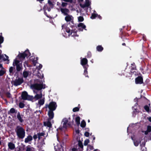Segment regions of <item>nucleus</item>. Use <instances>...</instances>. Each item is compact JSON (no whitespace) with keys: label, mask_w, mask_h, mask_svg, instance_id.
<instances>
[{"label":"nucleus","mask_w":151,"mask_h":151,"mask_svg":"<svg viewBox=\"0 0 151 151\" xmlns=\"http://www.w3.org/2000/svg\"><path fill=\"white\" fill-rule=\"evenodd\" d=\"M16 132L17 135L19 138L23 139L24 137L25 132L23 127L19 126H17L16 128Z\"/></svg>","instance_id":"nucleus-1"},{"label":"nucleus","mask_w":151,"mask_h":151,"mask_svg":"<svg viewBox=\"0 0 151 151\" xmlns=\"http://www.w3.org/2000/svg\"><path fill=\"white\" fill-rule=\"evenodd\" d=\"M31 87L33 89L39 91L45 88V85L42 83H35L31 85Z\"/></svg>","instance_id":"nucleus-2"},{"label":"nucleus","mask_w":151,"mask_h":151,"mask_svg":"<svg viewBox=\"0 0 151 151\" xmlns=\"http://www.w3.org/2000/svg\"><path fill=\"white\" fill-rule=\"evenodd\" d=\"M13 65L14 66H16V70L17 72H20L22 69L23 67L22 63H20L19 60L16 59L14 60Z\"/></svg>","instance_id":"nucleus-3"},{"label":"nucleus","mask_w":151,"mask_h":151,"mask_svg":"<svg viewBox=\"0 0 151 151\" xmlns=\"http://www.w3.org/2000/svg\"><path fill=\"white\" fill-rule=\"evenodd\" d=\"M57 106L56 102L54 101H52L49 104H46L45 105V108H48L49 110L55 111Z\"/></svg>","instance_id":"nucleus-4"},{"label":"nucleus","mask_w":151,"mask_h":151,"mask_svg":"<svg viewBox=\"0 0 151 151\" xmlns=\"http://www.w3.org/2000/svg\"><path fill=\"white\" fill-rule=\"evenodd\" d=\"M24 82V80L22 78H18L15 80L12 81V83L15 86H17L21 85Z\"/></svg>","instance_id":"nucleus-5"},{"label":"nucleus","mask_w":151,"mask_h":151,"mask_svg":"<svg viewBox=\"0 0 151 151\" xmlns=\"http://www.w3.org/2000/svg\"><path fill=\"white\" fill-rule=\"evenodd\" d=\"M88 60L86 58H83L81 60V64L84 67H88L89 65L88 64Z\"/></svg>","instance_id":"nucleus-6"},{"label":"nucleus","mask_w":151,"mask_h":151,"mask_svg":"<svg viewBox=\"0 0 151 151\" xmlns=\"http://www.w3.org/2000/svg\"><path fill=\"white\" fill-rule=\"evenodd\" d=\"M135 83L136 84H141L143 83V79L141 76H138L135 79Z\"/></svg>","instance_id":"nucleus-7"},{"label":"nucleus","mask_w":151,"mask_h":151,"mask_svg":"<svg viewBox=\"0 0 151 151\" xmlns=\"http://www.w3.org/2000/svg\"><path fill=\"white\" fill-rule=\"evenodd\" d=\"M66 16L65 17V20L67 22L71 21V22L72 23H73V16L72 15H70L69 14Z\"/></svg>","instance_id":"nucleus-8"},{"label":"nucleus","mask_w":151,"mask_h":151,"mask_svg":"<svg viewBox=\"0 0 151 151\" xmlns=\"http://www.w3.org/2000/svg\"><path fill=\"white\" fill-rule=\"evenodd\" d=\"M60 10L62 13L64 15L66 16L68 15L70 13L69 10L67 8H61L60 9Z\"/></svg>","instance_id":"nucleus-9"},{"label":"nucleus","mask_w":151,"mask_h":151,"mask_svg":"<svg viewBox=\"0 0 151 151\" xmlns=\"http://www.w3.org/2000/svg\"><path fill=\"white\" fill-rule=\"evenodd\" d=\"M53 110H49L48 112V119L51 120L53 119L54 116V113Z\"/></svg>","instance_id":"nucleus-10"},{"label":"nucleus","mask_w":151,"mask_h":151,"mask_svg":"<svg viewBox=\"0 0 151 151\" xmlns=\"http://www.w3.org/2000/svg\"><path fill=\"white\" fill-rule=\"evenodd\" d=\"M78 30L80 31H82L84 29L86 30V26L83 23H79L78 24Z\"/></svg>","instance_id":"nucleus-11"},{"label":"nucleus","mask_w":151,"mask_h":151,"mask_svg":"<svg viewBox=\"0 0 151 151\" xmlns=\"http://www.w3.org/2000/svg\"><path fill=\"white\" fill-rule=\"evenodd\" d=\"M50 119H47V121L44 122V125L45 126H47L49 128H51L52 127V124L51 122Z\"/></svg>","instance_id":"nucleus-12"},{"label":"nucleus","mask_w":151,"mask_h":151,"mask_svg":"<svg viewBox=\"0 0 151 151\" xmlns=\"http://www.w3.org/2000/svg\"><path fill=\"white\" fill-rule=\"evenodd\" d=\"M28 95V93L26 91H24L22 92L21 96L22 99L23 100H27Z\"/></svg>","instance_id":"nucleus-13"},{"label":"nucleus","mask_w":151,"mask_h":151,"mask_svg":"<svg viewBox=\"0 0 151 151\" xmlns=\"http://www.w3.org/2000/svg\"><path fill=\"white\" fill-rule=\"evenodd\" d=\"M33 139V137L32 136L30 135H28L27 138H26L24 140V142L25 143H27L29 142L32 140Z\"/></svg>","instance_id":"nucleus-14"},{"label":"nucleus","mask_w":151,"mask_h":151,"mask_svg":"<svg viewBox=\"0 0 151 151\" xmlns=\"http://www.w3.org/2000/svg\"><path fill=\"white\" fill-rule=\"evenodd\" d=\"M63 122H64L63 125V127L65 128H66L67 126V124L68 122V120L67 118H65L63 120Z\"/></svg>","instance_id":"nucleus-15"},{"label":"nucleus","mask_w":151,"mask_h":151,"mask_svg":"<svg viewBox=\"0 0 151 151\" xmlns=\"http://www.w3.org/2000/svg\"><path fill=\"white\" fill-rule=\"evenodd\" d=\"M8 146L9 148L11 150L14 149L15 147L14 144L12 142H10L8 143Z\"/></svg>","instance_id":"nucleus-16"},{"label":"nucleus","mask_w":151,"mask_h":151,"mask_svg":"<svg viewBox=\"0 0 151 151\" xmlns=\"http://www.w3.org/2000/svg\"><path fill=\"white\" fill-rule=\"evenodd\" d=\"M17 117L21 123H22L23 122L24 120L22 119L20 113L19 112H18L17 113Z\"/></svg>","instance_id":"nucleus-17"},{"label":"nucleus","mask_w":151,"mask_h":151,"mask_svg":"<svg viewBox=\"0 0 151 151\" xmlns=\"http://www.w3.org/2000/svg\"><path fill=\"white\" fill-rule=\"evenodd\" d=\"M17 110H15V109L13 108H11L9 111L8 112V113L9 114H10L16 113H17Z\"/></svg>","instance_id":"nucleus-18"},{"label":"nucleus","mask_w":151,"mask_h":151,"mask_svg":"<svg viewBox=\"0 0 151 151\" xmlns=\"http://www.w3.org/2000/svg\"><path fill=\"white\" fill-rule=\"evenodd\" d=\"M42 97V95L41 92L40 94H37L34 97V99H35L36 100H37L40 98Z\"/></svg>","instance_id":"nucleus-19"},{"label":"nucleus","mask_w":151,"mask_h":151,"mask_svg":"<svg viewBox=\"0 0 151 151\" xmlns=\"http://www.w3.org/2000/svg\"><path fill=\"white\" fill-rule=\"evenodd\" d=\"M26 54L24 52L23 53L19 54L18 55V56L20 59H24L26 57Z\"/></svg>","instance_id":"nucleus-20"},{"label":"nucleus","mask_w":151,"mask_h":151,"mask_svg":"<svg viewBox=\"0 0 151 151\" xmlns=\"http://www.w3.org/2000/svg\"><path fill=\"white\" fill-rule=\"evenodd\" d=\"M70 35L72 37H78V35H77L76 31H75L73 30H72L71 31Z\"/></svg>","instance_id":"nucleus-21"},{"label":"nucleus","mask_w":151,"mask_h":151,"mask_svg":"<svg viewBox=\"0 0 151 151\" xmlns=\"http://www.w3.org/2000/svg\"><path fill=\"white\" fill-rule=\"evenodd\" d=\"M129 36L128 34L126 32H122V33H121V37L122 38V39L123 40V41H124V39L123 38V37H127L128 36Z\"/></svg>","instance_id":"nucleus-22"},{"label":"nucleus","mask_w":151,"mask_h":151,"mask_svg":"<svg viewBox=\"0 0 151 151\" xmlns=\"http://www.w3.org/2000/svg\"><path fill=\"white\" fill-rule=\"evenodd\" d=\"M88 67H84L83 68L84 69L83 74L86 77H87L88 78V71L87 69Z\"/></svg>","instance_id":"nucleus-23"},{"label":"nucleus","mask_w":151,"mask_h":151,"mask_svg":"<svg viewBox=\"0 0 151 151\" xmlns=\"http://www.w3.org/2000/svg\"><path fill=\"white\" fill-rule=\"evenodd\" d=\"M76 122L78 126L80 124V117L79 116H78L76 118Z\"/></svg>","instance_id":"nucleus-24"},{"label":"nucleus","mask_w":151,"mask_h":151,"mask_svg":"<svg viewBox=\"0 0 151 151\" xmlns=\"http://www.w3.org/2000/svg\"><path fill=\"white\" fill-rule=\"evenodd\" d=\"M103 48L101 45H98L96 47L97 50L101 52L103 50Z\"/></svg>","instance_id":"nucleus-25"},{"label":"nucleus","mask_w":151,"mask_h":151,"mask_svg":"<svg viewBox=\"0 0 151 151\" xmlns=\"http://www.w3.org/2000/svg\"><path fill=\"white\" fill-rule=\"evenodd\" d=\"M24 53L26 55V57L27 58L29 57L31 55V54L28 49H27L26 50Z\"/></svg>","instance_id":"nucleus-26"},{"label":"nucleus","mask_w":151,"mask_h":151,"mask_svg":"<svg viewBox=\"0 0 151 151\" xmlns=\"http://www.w3.org/2000/svg\"><path fill=\"white\" fill-rule=\"evenodd\" d=\"M131 69L132 70H136V66L135 64L134 63H133L131 64Z\"/></svg>","instance_id":"nucleus-27"},{"label":"nucleus","mask_w":151,"mask_h":151,"mask_svg":"<svg viewBox=\"0 0 151 151\" xmlns=\"http://www.w3.org/2000/svg\"><path fill=\"white\" fill-rule=\"evenodd\" d=\"M86 126V122L85 121L83 120L81 122V126L82 128H84Z\"/></svg>","instance_id":"nucleus-28"},{"label":"nucleus","mask_w":151,"mask_h":151,"mask_svg":"<svg viewBox=\"0 0 151 151\" xmlns=\"http://www.w3.org/2000/svg\"><path fill=\"white\" fill-rule=\"evenodd\" d=\"M29 75V73L27 71H24L23 72V77L25 78H27Z\"/></svg>","instance_id":"nucleus-29"},{"label":"nucleus","mask_w":151,"mask_h":151,"mask_svg":"<svg viewBox=\"0 0 151 151\" xmlns=\"http://www.w3.org/2000/svg\"><path fill=\"white\" fill-rule=\"evenodd\" d=\"M27 100L29 101H32L34 99V97L32 96H30L29 95L27 97Z\"/></svg>","instance_id":"nucleus-30"},{"label":"nucleus","mask_w":151,"mask_h":151,"mask_svg":"<svg viewBox=\"0 0 151 151\" xmlns=\"http://www.w3.org/2000/svg\"><path fill=\"white\" fill-rule=\"evenodd\" d=\"M97 15H98L97 14L93 13L92 14L90 18L92 19H95L96 17H97Z\"/></svg>","instance_id":"nucleus-31"},{"label":"nucleus","mask_w":151,"mask_h":151,"mask_svg":"<svg viewBox=\"0 0 151 151\" xmlns=\"http://www.w3.org/2000/svg\"><path fill=\"white\" fill-rule=\"evenodd\" d=\"M44 100L43 99H40L38 103L40 105H43L44 103Z\"/></svg>","instance_id":"nucleus-32"},{"label":"nucleus","mask_w":151,"mask_h":151,"mask_svg":"<svg viewBox=\"0 0 151 151\" xmlns=\"http://www.w3.org/2000/svg\"><path fill=\"white\" fill-rule=\"evenodd\" d=\"M15 69V68L13 67H11L9 69V72L10 73L13 74V70Z\"/></svg>","instance_id":"nucleus-33"},{"label":"nucleus","mask_w":151,"mask_h":151,"mask_svg":"<svg viewBox=\"0 0 151 151\" xmlns=\"http://www.w3.org/2000/svg\"><path fill=\"white\" fill-rule=\"evenodd\" d=\"M144 107L146 111L149 112L150 111V108L147 105H145Z\"/></svg>","instance_id":"nucleus-34"},{"label":"nucleus","mask_w":151,"mask_h":151,"mask_svg":"<svg viewBox=\"0 0 151 151\" xmlns=\"http://www.w3.org/2000/svg\"><path fill=\"white\" fill-rule=\"evenodd\" d=\"M48 3L51 8H52L53 7V4L50 0H48Z\"/></svg>","instance_id":"nucleus-35"},{"label":"nucleus","mask_w":151,"mask_h":151,"mask_svg":"<svg viewBox=\"0 0 151 151\" xmlns=\"http://www.w3.org/2000/svg\"><path fill=\"white\" fill-rule=\"evenodd\" d=\"M78 145L81 148H83V145L82 142L79 140L78 141Z\"/></svg>","instance_id":"nucleus-36"},{"label":"nucleus","mask_w":151,"mask_h":151,"mask_svg":"<svg viewBox=\"0 0 151 151\" xmlns=\"http://www.w3.org/2000/svg\"><path fill=\"white\" fill-rule=\"evenodd\" d=\"M4 41V37L0 35V48L1 46V44Z\"/></svg>","instance_id":"nucleus-37"},{"label":"nucleus","mask_w":151,"mask_h":151,"mask_svg":"<svg viewBox=\"0 0 151 151\" xmlns=\"http://www.w3.org/2000/svg\"><path fill=\"white\" fill-rule=\"evenodd\" d=\"M24 104L22 102H20L19 104V106L20 108H23L24 106Z\"/></svg>","instance_id":"nucleus-38"},{"label":"nucleus","mask_w":151,"mask_h":151,"mask_svg":"<svg viewBox=\"0 0 151 151\" xmlns=\"http://www.w3.org/2000/svg\"><path fill=\"white\" fill-rule=\"evenodd\" d=\"M89 142V140L88 139H86L84 141V146H86Z\"/></svg>","instance_id":"nucleus-39"},{"label":"nucleus","mask_w":151,"mask_h":151,"mask_svg":"<svg viewBox=\"0 0 151 151\" xmlns=\"http://www.w3.org/2000/svg\"><path fill=\"white\" fill-rule=\"evenodd\" d=\"M78 21L79 22H83L84 20V18L82 16H79L78 18Z\"/></svg>","instance_id":"nucleus-40"},{"label":"nucleus","mask_w":151,"mask_h":151,"mask_svg":"<svg viewBox=\"0 0 151 151\" xmlns=\"http://www.w3.org/2000/svg\"><path fill=\"white\" fill-rule=\"evenodd\" d=\"M79 110V108L78 107H76L73 108V112H76L78 111Z\"/></svg>","instance_id":"nucleus-41"},{"label":"nucleus","mask_w":151,"mask_h":151,"mask_svg":"<svg viewBox=\"0 0 151 151\" xmlns=\"http://www.w3.org/2000/svg\"><path fill=\"white\" fill-rule=\"evenodd\" d=\"M147 71H151V65L148 64L147 66Z\"/></svg>","instance_id":"nucleus-42"},{"label":"nucleus","mask_w":151,"mask_h":151,"mask_svg":"<svg viewBox=\"0 0 151 151\" xmlns=\"http://www.w3.org/2000/svg\"><path fill=\"white\" fill-rule=\"evenodd\" d=\"M91 53L90 52H88L87 53V55L86 56V57L87 58H90L91 57Z\"/></svg>","instance_id":"nucleus-43"},{"label":"nucleus","mask_w":151,"mask_h":151,"mask_svg":"<svg viewBox=\"0 0 151 151\" xmlns=\"http://www.w3.org/2000/svg\"><path fill=\"white\" fill-rule=\"evenodd\" d=\"M67 3L66 2H63L61 4V6L63 7H66L67 6Z\"/></svg>","instance_id":"nucleus-44"},{"label":"nucleus","mask_w":151,"mask_h":151,"mask_svg":"<svg viewBox=\"0 0 151 151\" xmlns=\"http://www.w3.org/2000/svg\"><path fill=\"white\" fill-rule=\"evenodd\" d=\"M147 132H151V126H148L147 127Z\"/></svg>","instance_id":"nucleus-45"},{"label":"nucleus","mask_w":151,"mask_h":151,"mask_svg":"<svg viewBox=\"0 0 151 151\" xmlns=\"http://www.w3.org/2000/svg\"><path fill=\"white\" fill-rule=\"evenodd\" d=\"M5 73V72L3 70H0V76H2L4 75Z\"/></svg>","instance_id":"nucleus-46"},{"label":"nucleus","mask_w":151,"mask_h":151,"mask_svg":"<svg viewBox=\"0 0 151 151\" xmlns=\"http://www.w3.org/2000/svg\"><path fill=\"white\" fill-rule=\"evenodd\" d=\"M6 96L9 98L11 97V95L10 93L9 92H7L6 93Z\"/></svg>","instance_id":"nucleus-47"},{"label":"nucleus","mask_w":151,"mask_h":151,"mask_svg":"<svg viewBox=\"0 0 151 151\" xmlns=\"http://www.w3.org/2000/svg\"><path fill=\"white\" fill-rule=\"evenodd\" d=\"M134 145L136 146H137L139 145V143L137 141H134Z\"/></svg>","instance_id":"nucleus-48"},{"label":"nucleus","mask_w":151,"mask_h":151,"mask_svg":"<svg viewBox=\"0 0 151 151\" xmlns=\"http://www.w3.org/2000/svg\"><path fill=\"white\" fill-rule=\"evenodd\" d=\"M65 31L69 33V35H70V29H69V28L66 27L65 28Z\"/></svg>","instance_id":"nucleus-49"},{"label":"nucleus","mask_w":151,"mask_h":151,"mask_svg":"<svg viewBox=\"0 0 151 151\" xmlns=\"http://www.w3.org/2000/svg\"><path fill=\"white\" fill-rule=\"evenodd\" d=\"M89 135V133L87 131L86 132L84 133V135L86 137H88Z\"/></svg>","instance_id":"nucleus-50"},{"label":"nucleus","mask_w":151,"mask_h":151,"mask_svg":"<svg viewBox=\"0 0 151 151\" xmlns=\"http://www.w3.org/2000/svg\"><path fill=\"white\" fill-rule=\"evenodd\" d=\"M85 4L86 7H88L90 5V3L88 1H86Z\"/></svg>","instance_id":"nucleus-51"},{"label":"nucleus","mask_w":151,"mask_h":151,"mask_svg":"<svg viewBox=\"0 0 151 151\" xmlns=\"http://www.w3.org/2000/svg\"><path fill=\"white\" fill-rule=\"evenodd\" d=\"M73 120L72 122H69L67 123V124L68 126H70L73 125Z\"/></svg>","instance_id":"nucleus-52"},{"label":"nucleus","mask_w":151,"mask_h":151,"mask_svg":"<svg viewBox=\"0 0 151 151\" xmlns=\"http://www.w3.org/2000/svg\"><path fill=\"white\" fill-rule=\"evenodd\" d=\"M48 6H47V4H46L43 7V9L44 10H46V9L48 8Z\"/></svg>","instance_id":"nucleus-53"},{"label":"nucleus","mask_w":151,"mask_h":151,"mask_svg":"<svg viewBox=\"0 0 151 151\" xmlns=\"http://www.w3.org/2000/svg\"><path fill=\"white\" fill-rule=\"evenodd\" d=\"M80 6L82 8H84L86 7L85 4H80Z\"/></svg>","instance_id":"nucleus-54"},{"label":"nucleus","mask_w":151,"mask_h":151,"mask_svg":"<svg viewBox=\"0 0 151 151\" xmlns=\"http://www.w3.org/2000/svg\"><path fill=\"white\" fill-rule=\"evenodd\" d=\"M6 58H4L3 59L4 61H6V60H8L9 61V60H8V58H9V57L8 56H7V55H5Z\"/></svg>","instance_id":"nucleus-55"},{"label":"nucleus","mask_w":151,"mask_h":151,"mask_svg":"<svg viewBox=\"0 0 151 151\" xmlns=\"http://www.w3.org/2000/svg\"><path fill=\"white\" fill-rule=\"evenodd\" d=\"M39 135V136H44L45 135V133L43 132H41V133H38V134Z\"/></svg>","instance_id":"nucleus-56"},{"label":"nucleus","mask_w":151,"mask_h":151,"mask_svg":"<svg viewBox=\"0 0 151 151\" xmlns=\"http://www.w3.org/2000/svg\"><path fill=\"white\" fill-rule=\"evenodd\" d=\"M46 10H44V14H45V15L47 17L49 18V16L48 15L47 13L45 11Z\"/></svg>","instance_id":"nucleus-57"},{"label":"nucleus","mask_w":151,"mask_h":151,"mask_svg":"<svg viewBox=\"0 0 151 151\" xmlns=\"http://www.w3.org/2000/svg\"><path fill=\"white\" fill-rule=\"evenodd\" d=\"M42 66L41 64H40L38 67H37V69L38 70H40L42 67Z\"/></svg>","instance_id":"nucleus-58"},{"label":"nucleus","mask_w":151,"mask_h":151,"mask_svg":"<svg viewBox=\"0 0 151 151\" xmlns=\"http://www.w3.org/2000/svg\"><path fill=\"white\" fill-rule=\"evenodd\" d=\"M64 1L66 2H72V0H63Z\"/></svg>","instance_id":"nucleus-59"},{"label":"nucleus","mask_w":151,"mask_h":151,"mask_svg":"<svg viewBox=\"0 0 151 151\" xmlns=\"http://www.w3.org/2000/svg\"><path fill=\"white\" fill-rule=\"evenodd\" d=\"M37 136L35 134L33 136V138L34 139H36L37 138Z\"/></svg>","instance_id":"nucleus-60"},{"label":"nucleus","mask_w":151,"mask_h":151,"mask_svg":"<svg viewBox=\"0 0 151 151\" xmlns=\"http://www.w3.org/2000/svg\"><path fill=\"white\" fill-rule=\"evenodd\" d=\"M72 151H77V150L76 148H75V147H73L72 149Z\"/></svg>","instance_id":"nucleus-61"},{"label":"nucleus","mask_w":151,"mask_h":151,"mask_svg":"<svg viewBox=\"0 0 151 151\" xmlns=\"http://www.w3.org/2000/svg\"><path fill=\"white\" fill-rule=\"evenodd\" d=\"M4 57L3 55H1V52H0V59H1Z\"/></svg>","instance_id":"nucleus-62"},{"label":"nucleus","mask_w":151,"mask_h":151,"mask_svg":"<svg viewBox=\"0 0 151 151\" xmlns=\"http://www.w3.org/2000/svg\"><path fill=\"white\" fill-rule=\"evenodd\" d=\"M31 149L30 147H27L26 151H31Z\"/></svg>","instance_id":"nucleus-63"},{"label":"nucleus","mask_w":151,"mask_h":151,"mask_svg":"<svg viewBox=\"0 0 151 151\" xmlns=\"http://www.w3.org/2000/svg\"><path fill=\"white\" fill-rule=\"evenodd\" d=\"M97 17H98L100 19H102V17L100 15H97Z\"/></svg>","instance_id":"nucleus-64"}]
</instances>
